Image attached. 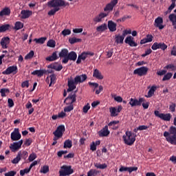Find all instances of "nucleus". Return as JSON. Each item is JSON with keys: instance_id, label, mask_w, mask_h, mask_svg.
Instances as JSON below:
<instances>
[{"instance_id": "f257e3e1", "label": "nucleus", "mask_w": 176, "mask_h": 176, "mask_svg": "<svg viewBox=\"0 0 176 176\" xmlns=\"http://www.w3.org/2000/svg\"><path fill=\"white\" fill-rule=\"evenodd\" d=\"M87 78V77L86 74L76 76L74 80L73 78H70V80H68V83H67L68 89H67V91L69 93L74 91L76 88V85L78 83L83 82L85 80H86Z\"/></svg>"}, {"instance_id": "f03ea898", "label": "nucleus", "mask_w": 176, "mask_h": 176, "mask_svg": "<svg viewBox=\"0 0 176 176\" xmlns=\"http://www.w3.org/2000/svg\"><path fill=\"white\" fill-rule=\"evenodd\" d=\"M136 134L131 131H126L125 135H123L122 139L125 144L132 146L136 140Z\"/></svg>"}, {"instance_id": "7ed1b4c3", "label": "nucleus", "mask_w": 176, "mask_h": 176, "mask_svg": "<svg viewBox=\"0 0 176 176\" xmlns=\"http://www.w3.org/2000/svg\"><path fill=\"white\" fill-rule=\"evenodd\" d=\"M64 132H65V125H60L57 127L56 130L53 133L54 137V142L52 143V146H55L57 144V140L60 138H63V135H64Z\"/></svg>"}, {"instance_id": "20e7f679", "label": "nucleus", "mask_w": 176, "mask_h": 176, "mask_svg": "<svg viewBox=\"0 0 176 176\" xmlns=\"http://www.w3.org/2000/svg\"><path fill=\"white\" fill-rule=\"evenodd\" d=\"M47 5L50 8H55L60 9V8H65L69 6L68 2L64 0H51L48 1Z\"/></svg>"}, {"instance_id": "39448f33", "label": "nucleus", "mask_w": 176, "mask_h": 176, "mask_svg": "<svg viewBox=\"0 0 176 176\" xmlns=\"http://www.w3.org/2000/svg\"><path fill=\"white\" fill-rule=\"evenodd\" d=\"M74 173V170L69 166H63L59 171L60 176H68Z\"/></svg>"}, {"instance_id": "423d86ee", "label": "nucleus", "mask_w": 176, "mask_h": 176, "mask_svg": "<svg viewBox=\"0 0 176 176\" xmlns=\"http://www.w3.org/2000/svg\"><path fill=\"white\" fill-rule=\"evenodd\" d=\"M77 58V54L74 51H71L68 52L67 56L62 60V63L67 64L68 63L69 60L76 61Z\"/></svg>"}, {"instance_id": "0eeeda50", "label": "nucleus", "mask_w": 176, "mask_h": 176, "mask_svg": "<svg viewBox=\"0 0 176 176\" xmlns=\"http://www.w3.org/2000/svg\"><path fill=\"white\" fill-rule=\"evenodd\" d=\"M148 67L142 66L135 69L133 72L134 75H138L139 76H144L147 74Z\"/></svg>"}, {"instance_id": "6e6552de", "label": "nucleus", "mask_w": 176, "mask_h": 176, "mask_svg": "<svg viewBox=\"0 0 176 176\" xmlns=\"http://www.w3.org/2000/svg\"><path fill=\"white\" fill-rule=\"evenodd\" d=\"M154 113L156 117H158L160 119H162V120L167 121V122H169L172 117V116H171V114H170V113L164 114V113H160V111H158V110H155Z\"/></svg>"}, {"instance_id": "1a4fd4ad", "label": "nucleus", "mask_w": 176, "mask_h": 176, "mask_svg": "<svg viewBox=\"0 0 176 176\" xmlns=\"http://www.w3.org/2000/svg\"><path fill=\"white\" fill-rule=\"evenodd\" d=\"M168 46L166 43H157L155 42L153 45L151 46V49L153 50H157L159 49H161L162 51H165L167 49Z\"/></svg>"}, {"instance_id": "9d476101", "label": "nucleus", "mask_w": 176, "mask_h": 176, "mask_svg": "<svg viewBox=\"0 0 176 176\" xmlns=\"http://www.w3.org/2000/svg\"><path fill=\"white\" fill-rule=\"evenodd\" d=\"M10 74H13V75L17 74V65L10 66L5 71L2 72L3 75H10Z\"/></svg>"}, {"instance_id": "9b49d317", "label": "nucleus", "mask_w": 176, "mask_h": 176, "mask_svg": "<svg viewBox=\"0 0 176 176\" xmlns=\"http://www.w3.org/2000/svg\"><path fill=\"white\" fill-rule=\"evenodd\" d=\"M144 101V98H140L139 100H138V99H133V98H131L130 99L129 104L131 106V107H140L142 105V103Z\"/></svg>"}, {"instance_id": "f8f14e48", "label": "nucleus", "mask_w": 176, "mask_h": 176, "mask_svg": "<svg viewBox=\"0 0 176 176\" xmlns=\"http://www.w3.org/2000/svg\"><path fill=\"white\" fill-rule=\"evenodd\" d=\"M23 145V140H21L18 142H15L10 144V149L12 151V152H17L19 149L21 148V146Z\"/></svg>"}, {"instance_id": "ddd939ff", "label": "nucleus", "mask_w": 176, "mask_h": 176, "mask_svg": "<svg viewBox=\"0 0 176 176\" xmlns=\"http://www.w3.org/2000/svg\"><path fill=\"white\" fill-rule=\"evenodd\" d=\"M76 101V95L75 92H72L69 94V95L65 99L64 102L66 103V104L74 103Z\"/></svg>"}, {"instance_id": "4468645a", "label": "nucleus", "mask_w": 176, "mask_h": 176, "mask_svg": "<svg viewBox=\"0 0 176 176\" xmlns=\"http://www.w3.org/2000/svg\"><path fill=\"white\" fill-rule=\"evenodd\" d=\"M21 138V134L18 128H15L14 131L11 133V140L12 141H19Z\"/></svg>"}, {"instance_id": "2eb2a0df", "label": "nucleus", "mask_w": 176, "mask_h": 176, "mask_svg": "<svg viewBox=\"0 0 176 176\" xmlns=\"http://www.w3.org/2000/svg\"><path fill=\"white\" fill-rule=\"evenodd\" d=\"M118 0H111V1L107 3L104 8V12L112 11L113 8L118 4Z\"/></svg>"}, {"instance_id": "dca6fc26", "label": "nucleus", "mask_w": 176, "mask_h": 176, "mask_svg": "<svg viewBox=\"0 0 176 176\" xmlns=\"http://www.w3.org/2000/svg\"><path fill=\"white\" fill-rule=\"evenodd\" d=\"M163 23V18L161 16H158L155 20L154 25L155 28H158L160 30L164 28V25H162Z\"/></svg>"}, {"instance_id": "f3484780", "label": "nucleus", "mask_w": 176, "mask_h": 176, "mask_svg": "<svg viewBox=\"0 0 176 176\" xmlns=\"http://www.w3.org/2000/svg\"><path fill=\"white\" fill-rule=\"evenodd\" d=\"M124 42L126 44H128L130 47H137L138 44L134 41V38L131 36H128Z\"/></svg>"}, {"instance_id": "a211bd4d", "label": "nucleus", "mask_w": 176, "mask_h": 176, "mask_svg": "<svg viewBox=\"0 0 176 176\" xmlns=\"http://www.w3.org/2000/svg\"><path fill=\"white\" fill-rule=\"evenodd\" d=\"M138 167H124V166H121L120 168L119 169V171L122 173V172H129V173H131L133 171H137L138 170Z\"/></svg>"}, {"instance_id": "6ab92c4d", "label": "nucleus", "mask_w": 176, "mask_h": 176, "mask_svg": "<svg viewBox=\"0 0 176 176\" xmlns=\"http://www.w3.org/2000/svg\"><path fill=\"white\" fill-rule=\"evenodd\" d=\"M107 14L104 13V12H101L99 14H98L97 16H96L94 19L93 21L95 23H100L102 21V19L107 17Z\"/></svg>"}, {"instance_id": "aec40b11", "label": "nucleus", "mask_w": 176, "mask_h": 176, "mask_svg": "<svg viewBox=\"0 0 176 176\" xmlns=\"http://www.w3.org/2000/svg\"><path fill=\"white\" fill-rule=\"evenodd\" d=\"M110 134V131L108 130V126H105L100 131L98 132L100 137H107Z\"/></svg>"}, {"instance_id": "412c9836", "label": "nucleus", "mask_w": 176, "mask_h": 176, "mask_svg": "<svg viewBox=\"0 0 176 176\" xmlns=\"http://www.w3.org/2000/svg\"><path fill=\"white\" fill-rule=\"evenodd\" d=\"M10 43V38L9 37H4L1 38V45L2 46L3 49H8V45Z\"/></svg>"}, {"instance_id": "4be33fe9", "label": "nucleus", "mask_w": 176, "mask_h": 176, "mask_svg": "<svg viewBox=\"0 0 176 176\" xmlns=\"http://www.w3.org/2000/svg\"><path fill=\"white\" fill-rule=\"evenodd\" d=\"M169 135H176V128L174 126H171L168 130V132L165 131L164 133V136L165 138L168 137Z\"/></svg>"}, {"instance_id": "5701e85b", "label": "nucleus", "mask_w": 176, "mask_h": 176, "mask_svg": "<svg viewBox=\"0 0 176 176\" xmlns=\"http://www.w3.org/2000/svg\"><path fill=\"white\" fill-rule=\"evenodd\" d=\"M21 19H28L30 16H32V11L23 10L21 12Z\"/></svg>"}, {"instance_id": "b1692460", "label": "nucleus", "mask_w": 176, "mask_h": 176, "mask_svg": "<svg viewBox=\"0 0 176 176\" xmlns=\"http://www.w3.org/2000/svg\"><path fill=\"white\" fill-rule=\"evenodd\" d=\"M117 24L113 21L110 20L108 21V28L111 32H114L116 31Z\"/></svg>"}, {"instance_id": "393cba45", "label": "nucleus", "mask_w": 176, "mask_h": 176, "mask_svg": "<svg viewBox=\"0 0 176 176\" xmlns=\"http://www.w3.org/2000/svg\"><path fill=\"white\" fill-rule=\"evenodd\" d=\"M124 38H125V36H124L123 34H122V35L116 34L115 42H116L117 44H122Z\"/></svg>"}, {"instance_id": "a878e982", "label": "nucleus", "mask_w": 176, "mask_h": 176, "mask_svg": "<svg viewBox=\"0 0 176 176\" xmlns=\"http://www.w3.org/2000/svg\"><path fill=\"white\" fill-rule=\"evenodd\" d=\"M57 59H58V56H57V52H54L51 56H47L46 58V60L50 61V62L55 61Z\"/></svg>"}, {"instance_id": "bb28decb", "label": "nucleus", "mask_w": 176, "mask_h": 176, "mask_svg": "<svg viewBox=\"0 0 176 176\" xmlns=\"http://www.w3.org/2000/svg\"><path fill=\"white\" fill-rule=\"evenodd\" d=\"M93 76L98 80L103 79V76H102L100 72L98 69H94Z\"/></svg>"}, {"instance_id": "cd10ccee", "label": "nucleus", "mask_w": 176, "mask_h": 176, "mask_svg": "<svg viewBox=\"0 0 176 176\" xmlns=\"http://www.w3.org/2000/svg\"><path fill=\"white\" fill-rule=\"evenodd\" d=\"M87 58V56L85 54V52H82L80 54L78 55L76 63L78 65L81 63V60H85Z\"/></svg>"}, {"instance_id": "c85d7f7f", "label": "nucleus", "mask_w": 176, "mask_h": 176, "mask_svg": "<svg viewBox=\"0 0 176 176\" xmlns=\"http://www.w3.org/2000/svg\"><path fill=\"white\" fill-rule=\"evenodd\" d=\"M68 54H69L68 49L63 48L59 52V57L60 58H63V59H65V58H67V56H68Z\"/></svg>"}, {"instance_id": "c756f323", "label": "nucleus", "mask_w": 176, "mask_h": 176, "mask_svg": "<svg viewBox=\"0 0 176 176\" xmlns=\"http://www.w3.org/2000/svg\"><path fill=\"white\" fill-rule=\"evenodd\" d=\"M48 68H51L57 72H60L63 69V65H59L57 66V65H56V64H50L48 65Z\"/></svg>"}, {"instance_id": "7c9ffc66", "label": "nucleus", "mask_w": 176, "mask_h": 176, "mask_svg": "<svg viewBox=\"0 0 176 176\" xmlns=\"http://www.w3.org/2000/svg\"><path fill=\"white\" fill-rule=\"evenodd\" d=\"M166 140L173 145H176V135L166 137Z\"/></svg>"}, {"instance_id": "2f4dec72", "label": "nucleus", "mask_w": 176, "mask_h": 176, "mask_svg": "<svg viewBox=\"0 0 176 176\" xmlns=\"http://www.w3.org/2000/svg\"><path fill=\"white\" fill-rule=\"evenodd\" d=\"M44 74H45V70L43 69L34 70L32 72V75H34L36 76H38V78L43 76Z\"/></svg>"}, {"instance_id": "473e14b6", "label": "nucleus", "mask_w": 176, "mask_h": 176, "mask_svg": "<svg viewBox=\"0 0 176 176\" xmlns=\"http://www.w3.org/2000/svg\"><path fill=\"white\" fill-rule=\"evenodd\" d=\"M170 21L172 23V25L175 28L176 26V14L172 13L168 16Z\"/></svg>"}, {"instance_id": "72a5a7b5", "label": "nucleus", "mask_w": 176, "mask_h": 176, "mask_svg": "<svg viewBox=\"0 0 176 176\" xmlns=\"http://www.w3.org/2000/svg\"><path fill=\"white\" fill-rule=\"evenodd\" d=\"M10 14V9L9 8H5L0 12V16H9Z\"/></svg>"}, {"instance_id": "f704fd0d", "label": "nucleus", "mask_w": 176, "mask_h": 176, "mask_svg": "<svg viewBox=\"0 0 176 176\" xmlns=\"http://www.w3.org/2000/svg\"><path fill=\"white\" fill-rule=\"evenodd\" d=\"M119 121L118 120V121H112V122H111L109 124H108V126L111 129H113V130H117L118 128H119V126H116L117 124H119Z\"/></svg>"}, {"instance_id": "c9c22d12", "label": "nucleus", "mask_w": 176, "mask_h": 176, "mask_svg": "<svg viewBox=\"0 0 176 176\" xmlns=\"http://www.w3.org/2000/svg\"><path fill=\"white\" fill-rule=\"evenodd\" d=\"M20 160H21V151L18 153L16 157L11 161V163H12V164H17Z\"/></svg>"}, {"instance_id": "e433bc0d", "label": "nucleus", "mask_w": 176, "mask_h": 176, "mask_svg": "<svg viewBox=\"0 0 176 176\" xmlns=\"http://www.w3.org/2000/svg\"><path fill=\"white\" fill-rule=\"evenodd\" d=\"M106 30H107V23H103L96 28V30L98 32H104Z\"/></svg>"}, {"instance_id": "4c0bfd02", "label": "nucleus", "mask_w": 176, "mask_h": 176, "mask_svg": "<svg viewBox=\"0 0 176 176\" xmlns=\"http://www.w3.org/2000/svg\"><path fill=\"white\" fill-rule=\"evenodd\" d=\"M109 111L111 113V117H116L118 116V113L117 111L116 107H110Z\"/></svg>"}, {"instance_id": "58836bf2", "label": "nucleus", "mask_w": 176, "mask_h": 176, "mask_svg": "<svg viewBox=\"0 0 176 176\" xmlns=\"http://www.w3.org/2000/svg\"><path fill=\"white\" fill-rule=\"evenodd\" d=\"M81 41H82L81 38H77L76 37H72L69 38V43L71 45L75 44L76 43H80Z\"/></svg>"}, {"instance_id": "ea45409f", "label": "nucleus", "mask_w": 176, "mask_h": 176, "mask_svg": "<svg viewBox=\"0 0 176 176\" xmlns=\"http://www.w3.org/2000/svg\"><path fill=\"white\" fill-rule=\"evenodd\" d=\"M23 27H24V24L21 21H17L15 23L14 29L16 30V31H19V30H21Z\"/></svg>"}, {"instance_id": "a19ab883", "label": "nucleus", "mask_w": 176, "mask_h": 176, "mask_svg": "<svg viewBox=\"0 0 176 176\" xmlns=\"http://www.w3.org/2000/svg\"><path fill=\"white\" fill-rule=\"evenodd\" d=\"M10 28V25L9 24H6V25H2L0 26V32H5V31H8Z\"/></svg>"}, {"instance_id": "79ce46f5", "label": "nucleus", "mask_w": 176, "mask_h": 176, "mask_svg": "<svg viewBox=\"0 0 176 176\" xmlns=\"http://www.w3.org/2000/svg\"><path fill=\"white\" fill-rule=\"evenodd\" d=\"M47 46L52 48L56 47V41L53 39L49 40L47 43Z\"/></svg>"}, {"instance_id": "37998d69", "label": "nucleus", "mask_w": 176, "mask_h": 176, "mask_svg": "<svg viewBox=\"0 0 176 176\" xmlns=\"http://www.w3.org/2000/svg\"><path fill=\"white\" fill-rule=\"evenodd\" d=\"M72 142L69 140H66L65 142H64V146H63V148H72Z\"/></svg>"}, {"instance_id": "c03bdc74", "label": "nucleus", "mask_w": 176, "mask_h": 176, "mask_svg": "<svg viewBox=\"0 0 176 176\" xmlns=\"http://www.w3.org/2000/svg\"><path fill=\"white\" fill-rule=\"evenodd\" d=\"M155 90H156V87H151V89H149L148 92L147 98H151L154 95Z\"/></svg>"}, {"instance_id": "a18cd8bd", "label": "nucleus", "mask_w": 176, "mask_h": 176, "mask_svg": "<svg viewBox=\"0 0 176 176\" xmlns=\"http://www.w3.org/2000/svg\"><path fill=\"white\" fill-rule=\"evenodd\" d=\"M60 11V8H54L53 9H52L51 10H50L48 12V15L49 16H53L54 14H56V13L57 12Z\"/></svg>"}, {"instance_id": "49530a36", "label": "nucleus", "mask_w": 176, "mask_h": 176, "mask_svg": "<svg viewBox=\"0 0 176 176\" xmlns=\"http://www.w3.org/2000/svg\"><path fill=\"white\" fill-rule=\"evenodd\" d=\"M94 166L99 169H105L106 168H107V165L106 164H100L98 163H96L94 164Z\"/></svg>"}, {"instance_id": "de8ad7c7", "label": "nucleus", "mask_w": 176, "mask_h": 176, "mask_svg": "<svg viewBox=\"0 0 176 176\" xmlns=\"http://www.w3.org/2000/svg\"><path fill=\"white\" fill-rule=\"evenodd\" d=\"M173 76V73H167L166 74H165V76H164L163 78H162V81H166V80H169Z\"/></svg>"}, {"instance_id": "09e8293b", "label": "nucleus", "mask_w": 176, "mask_h": 176, "mask_svg": "<svg viewBox=\"0 0 176 176\" xmlns=\"http://www.w3.org/2000/svg\"><path fill=\"white\" fill-rule=\"evenodd\" d=\"M34 42H36V43L43 45V43H45V37H41L40 38H34Z\"/></svg>"}, {"instance_id": "8fccbe9b", "label": "nucleus", "mask_w": 176, "mask_h": 176, "mask_svg": "<svg viewBox=\"0 0 176 176\" xmlns=\"http://www.w3.org/2000/svg\"><path fill=\"white\" fill-rule=\"evenodd\" d=\"M31 171V169L30 168H25L23 170H20V175L23 176L25 175V174H28Z\"/></svg>"}, {"instance_id": "3c124183", "label": "nucleus", "mask_w": 176, "mask_h": 176, "mask_svg": "<svg viewBox=\"0 0 176 176\" xmlns=\"http://www.w3.org/2000/svg\"><path fill=\"white\" fill-rule=\"evenodd\" d=\"M69 106H67L66 107H64V111L65 112H70L74 109V106L72 104H69Z\"/></svg>"}, {"instance_id": "603ef678", "label": "nucleus", "mask_w": 176, "mask_h": 176, "mask_svg": "<svg viewBox=\"0 0 176 176\" xmlns=\"http://www.w3.org/2000/svg\"><path fill=\"white\" fill-rule=\"evenodd\" d=\"M71 34V30L69 29H64L62 32H61V34L63 36H67L68 35H70Z\"/></svg>"}, {"instance_id": "864d4df0", "label": "nucleus", "mask_w": 176, "mask_h": 176, "mask_svg": "<svg viewBox=\"0 0 176 176\" xmlns=\"http://www.w3.org/2000/svg\"><path fill=\"white\" fill-rule=\"evenodd\" d=\"M164 69H171L172 71H175V65L174 64H168L164 67Z\"/></svg>"}, {"instance_id": "5fc2aeb1", "label": "nucleus", "mask_w": 176, "mask_h": 176, "mask_svg": "<svg viewBox=\"0 0 176 176\" xmlns=\"http://www.w3.org/2000/svg\"><path fill=\"white\" fill-rule=\"evenodd\" d=\"M1 97H6V93H9L8 89H1L0 90Z\"/></svg>"}, {"instance_id": "6e6d98bb", "label": "nucleus", "mask_w": 176, "mask_h": 176, "mask_svg": "<svg viewBox=\"0 0 176 176\" xmlns=\"http://www.w3.org/2000/svg\"><path fill=\"white\" fill-rule=\"evenodd\" d=\"M21 157H22V159L25 160V159H27V157H28V152H27L25 151H21Z\"/></svg>"}, {"instance_id": "4d7b16f0", "label": "nucleus", "mask_w": 176, "mask_h": 176, "mask_svg": "<svg viewBox=\"0 0 176 176\" xmlns=\"http://www.w3.org/2000/svg\"><path fill=\"white\" fill-rule=\"evenodd\" d=\"M34 57V51H30V53H28L25 56V60H30Z\"/></svg>"}, {"instance_id": "13d9d810", "label": "nucleus", "mask_w": 176, "mask_h": 176, "mask_svg": "<svg viewBox=\"0 0 176 176\" xmlns=\"http://www.w3.org/2000/svg\"><path fill=\"white\" fill-rule=\"evenodd\" d=\"M36 159V154L35 153L30 154L28 157L29 162H34Z\"/></svg>"}, {"instance_id": "bf43d9fd", "label": "nucleus", "mask_w": 176, "mask_h": 176, "mask_svg": "<svg viewBox=\"0 0 176 176\" xmlns=\"http://www.w3.org/2000/svg\"><path fill=\"white\" fill-rule=\"evenodd\" d=\"M90 104L89 103H87V104H85V106L84 107H82V111L85 113H87L88 112V110L90 109Z\"/></svg>"}, {"instance_id": "052dcab7", "label": "nucleus", "mask_w": 176, "mask_h": 176, "mask_svg": "<svg viewBox=\"0 0 176 176\" xmlns=\"http://www.w3.org/2000/svg\"><path fill=\"white\" fill-rule=\"evenodd\" d=\"M151 53H152V50L151 48L147 49L145 51V53L142 54V57H146V56L150 55Z\"/></svg>"}, {"instance_id": "680f3d73", "label": "nucleus", "mask_w": 176, "mask_h": 176, "mask_svg": "<svg viewBox=\"0 0 176 176\" xmlns=\"http://www.w3.org/2000/svg\"><path fill=\"white\" fill-rule=\"evenodd\" d=\"M67 153H68L67 151H60L57 153V155L58 157H63V155H65Z\"/></svg>"}, {"instance_id": "e2e57ef3", "label": "nucleus", "mask_w": 176, "mask_h": 176, "mask_svg": "<svg viewBox=\"0 0 176 176\" xmlns=\"http://www.w3.org/2000/svg\"><path fill=\"white\" fill-rule=\"evenodd\" d=\"M21 87L24 88V87H30V82H28V80H25V81H23L22 83H21Z\"/></svg>"}, {"instance_id": "0e129e2a", "label": "nucleus", "mask_w": 176, "mask_h": 176, "mask_svg": "<svg viewBox=\"0 0 176 176\" xmlns=\"http://www.w3.org/2000/svg\"><path fill=\"white\" fill-rule=\"evenodd\" d=\"M175 107H176V104L175 103H172L171 104H170L169 106V109L171 112H175Z\"/></svg>"}, {"instance_id": "69168bd1", "label": "nucleus", "mask_w": 176, "mask_h": 176, "mask_svg": "<svg viewBox=\"0 0 176 176\" xmlns=\"http://www.w3.org/2000/svg\"><path fill=\"white\" fill-rule=\"evenodd\" d=\"M113 54V48L110 49L109 50L107 51V58H111Z\"/></svg>"}, {"instance_id": "338daca9", "label": "nucleus", "mask_w": 176, "mask_h": 176, "mask_svg": "<svg viewBox=\"0 0 176 176\" xmlns=\"http://www.w3.org/2000/svg\"><path fill=\"white\" fill-rule=\"evenodd\" d=\"M16 175V171L11 170L8 173H5V176H15Z\"/></svg>"}, {"instance_id": "774afa93", "label": "nucleus", "mask_w": 176, "mask_h": 176, "mask_svg": "<svg viewBox=\"0 0 176 176\" xmlns=\"http://www.w3.org/2000/svg\"><path fill=\"white\" fill-rule=\"evenodd\" d=\"M90 150L92 151H96V146L95 145V142H93L90 145Z\"/></svg>"}]
</instances>
